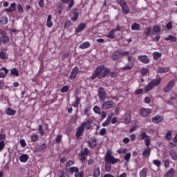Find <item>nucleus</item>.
Here are the masks:
<instances>
[{"mask_svg": "<svg viewBox=\"0 0 177 177\" xmlns=\"http://www.w3.org/2000/svg\"><path fill=\"white\" fill-rule=\"evenodd\" d=\"M153 162L154 165H156V167H158V168H160V167L161 166V161L158 160H153Z\"/></svg>", "mask_w": 177, "mask_h": 177, "instance_id": "nucleus-53", "label": "nucleus"}, {"mask_svg": "<svg viewBox=\"0 0 177 177\" xmlns=\"http://www.w3.org/2000/svg\"><path fill=\"white\" fill-rule=\"evenodd\" d=\"M110 73L109 68L104 66V65H99L95 68L94 73L91 75V78L92 81L98 78V80H102V78H106Z\"/></svg>", "mask_w": 177, "mask_h": 177, "instance_id": "nucleus-1", "label": "nucleus"}, {"mask_svg": "<svg viewBox=\"0 0 177 177\" xmlns=\"http://www.w3.org/2000/svg\"><path fill=\"white\" fill-rule=\"evenodd\" d=\"M163 120L164 118L159 115H157L152 118V122H153L154 124H160V122H161Z\"/></svg>", "mask_w": 177, "mask_h": 177, "instance_id": "nucleus-17", "label": "nucleus"}, {"mask_svg": "<svg viewBox=\"0 0 177 177\" xmlns=\"http://www.w3.org/2000/svg\"><path fill=\"white\" fill-rule=\"evenodd\" d=\"M93 110L95 114H99V115L102 114V110H100V108L98 106H95Z\"/></svg>", "mask_w": 177, "mask_h": 177, "instance_id": "nucleus-45", "label": "nucleus"}, {"mask_svg": "<svg viewBox=\"0 0 177 177\" xmlns=\"http://www.w3.org/2000/svg\"><path fill=\"white\" fill-rule=\"evenodd\" d=\"M17 9L19 15H23V13H24V8H23V6H21V4H18L17 6Z\"/></svg>", "mask_w": 177, "mask_h": 177, "instance_id": "nucleus-40", "label": "nucleus"}, {"mask_svg": "<svg viewBox=\"0 0 177 177\" xmlns=\"http://www.w3.org/2000/svg\"><path fill=\"white\" fill-rule=\"evenodd\" d=\"M46 27H48V28H52V27H53V22H52V15H50L47 17Z\"/></svg>", "mask_w": 177, "mask_h": 177, "instance_id": "nucleus-19", "label": "nucleus"}, {"mask_svg": "<svg viewBox=\"0 0 177 177\" xmlns=\"http://www.w3.org/2000/svg\"><path fill=\"white\" fill-rule=\"evenodd\" d=\"M78 16H80V12H73V16L71 18V20L72 21H75L76 20H78Z\"/></svg>", "mask_w": 177, "mask_h": 177, "instance_id": "nucleus-42", "label": "nucleus"}, {"mask_svg": "<svg viewBox=\"0 0 177 177\" xmlns=\"http://www.w3.org/2000/svg\"><path fill=\"white\" fill-rule=\"evenodd\" d=\"M80 154L82 156H88V154H89V149L88 148H84L81 151Z\"/></svg>", "mask_w": 177, "mask_h": 177, "instance_id": "nucleus-49", "label": "nucleus"}, {"mask_svg": "<svg viewBox=\"0 0 177 177\" xmlns=\"http://www.w3.org/2000/svg\"><path fill=\"white\" fill-rule=\"evenodd\" d=\"M151 151V149H150V147L145 148L142 152L143 157H147V158H149V157H150Z\"/></svg>", "mask_w": 177, "mask_h": 177, "instance_id": "nucleus-20", "label": "nucleus"}, {"mask_svg": "<svg viewBox=\"0 0 177 177\" xmlns=\"http://www.w3.org/2000/svg\"><path fill=\"white\" fill-rule=\"evenodd\" d=\"M175 175V170L174 168L170 169L167 173H166V177H172Z\"/></svg>", "mask_w": 177, "mask_h": 177, "instance_id": "nucleus-37", "label": "nucleus"}, {"mask_svg": "<svg viewBox=\"0 0 177 177\" xmlns=\"http://www.w3.org/2000/svg\"><path fill=\"white\" fill-rule=\"evenodd\" d=\"M90 46H91V43H89V41H86L80 44L79 46V48L80 49H87V48H89Z\"/></svg>", "mask_w": 177, "mask_h": 177, "instance_id": "nucleus-29", "label": "nucleus"}, {"mask_svg": "<svg viewBox=\"0 0 177 177\" xmlns=\"http://www.w3.org/2000/svg\"><path fill=\"white\" fill-rule=\"evenodd\" d=\"M120 159L114 158V156H111V164H115V162H118Z\"/></svg>", "mask_w": 177, "mask_h": 177, "instance_id": "nucleus-60", "label": "nucleus"}, {"mask_svg": "<svg viewBox=\"0 0 177 177\" xmlns=\"http://www.w3.org/2000/svg\"><path fill=\"white\" fill-rule=\"evenodd\" d=\"M9 22V19H8V17H3L0 18V24L1 26H5L6 24H8Z\"/></svg>", "mask_w": 177, "mask_h": 177, "instance_id": "nucleus-28", "label": "nucleus"}, {"mask_svg": "<svg viewBox=\"0 0 177 177\" xmlns=\"http://www.w3.org/2000/svg\"><path fill=\"white\" fill-rule=\"evenodd\" d=\"M80 169L77 167H72L68 169V172L70 174H75V177H84V171H79Z\"/></svg>", "mask_w": 177, "mask_h": 177, "instance_id": "nucleus-6", "label": "nucleus"}, {"mask_svg": "<svg viewBox=\"0 0 177 177\" xmlns=\"http://www.w3.org/2000/svg\"><path fill=\"white\" fill-rule=\"evenodd\" d=\"M140 138L141 140H144V139L146 140V139L149 138V136H147V133H146V131H142L140 135Z\"/></svg>", "mask_w": 177, "mask_h": 177, "instance_id": "nucleus-44", "label": "nucleus"}, {"mask_svg": "<svg viewBox=\"0 0 177 177\" xmlns=\"http://www.w3.org/2000/svg\"><path fill=\"white\" fill-rule=\"evenodd\" d=\"M119 3L122 8L124 15H128V13H129V8H128V5H127V1L120 0Z\"/></svg>", "mask_w": 177, "mask_h": 177, "instance_id": "nucleus-9", "label": "nucleus"}, {"mask_svg": "<svg viewBox=\"0 0 177 177\" xmlns=\"http://www.w3.org/2000/svg\"><path fill=\"white\" fill-rule=\"evenodd\" d=\"M68 91V86H64L61 89L62 93H66V92H67Z\"/></svg>", "mask_w": 177, "mask_h": 177, "instance_id": "nucleus-57", "label": "nucleus"}, {"mask_svg": "<svg viewBox=\"0 0 177 177\" xmlns=\"http://www.w3.org/2000/svg\"><path fill=\"white\" fill-rule=\"evenodd\" d=\"M161 56H162V53H158V52H154L153 53V59L158 60V59H160Z\"/></svg>", "mask_w": 177, "mask_h": 177, "instance_id": "nucleus-35", "label": "nucleus"}, {"mask_svg": "<svg viewBox=\"0 0 177 177\" xmlns=\"http://www.w3.org/2000/svg\"><path fill=\"white\" fill-rule=\"evenodd\" d=\"M140 177H147V168L145 167L140 172Z\"/></svg>", "mask_w": 177, "mask_h": 177, "instance_id": "nucleus-41", "label": "nucleus"}, {"mask_svg": "<svg viewBox=\"0 0 177 177\" xmlns=\"http://www.w3.org/2000/svg\"><path fill=\"white\" fill-rule=\"evenodd\" d=\"M122 56H129V51H115L112 56V59L113 60H120V59H122Z\"/></svg>", "mask_w": 177, "mask_h": 177, "instance_id": "nucleus-4", "label": "nucleus"}, {"mask_svg": "<svg viewBox=\"0 0 177 177\" xmlns=\"http://www.w3.org/2000/svg\"><path fill=\"white\" fill-rule=\"evenodd\" d=\"M63 3H69L68 6V9H71L74 6V0H62Z\"/></svg>", "mask_w": 177, "mask_h": 177, "instance_id": "nucleus-25", "label": "nucleus"}, {"mask_svg": "<svg viewBox=\"0 0 177 177\" xmlns=\"http://www.w3.org/2000/svg\"><path fill=\"white\" fill-rule=\"evenodd\" d=\"M151 27H148L146 28V30L144 31V34L145 35V37H150L151 35Z\"/></svg>", "mask_w": 177, "mask_h": 177, "instance_id": "nucleus-38", "label": "nucleus"}, {"mask_svg": "<svg viewBox=\"0 0 177 177\" xmlns=\"http://www.w3.org/2000/svg\"><path fill=\"white\" fill-rule=\"evenodd\" d=\"M131 30H133V31H139V30H140V26L139 25V24L134 23L131 26Z\"/></svg>", "mask_w": 177, "mask_h": 177, "instance_id": "nucleus-36", "label": "nucleus"}, {"mask_svg": "<svg viewBox=\"0 0 177 177\" xmlns=\"http://www.w3.org/2000/svg\"><path fill=\"white\" fill-rule=\"evenodd\" d=\"M3 138H5V136L0 134V151H2L3 149H5V142L1 140V139H3Z\"/></svg>", "mask_w": 177, "mask_h": 177, "instance_id": "nucleus-31", "label": "nucleus"}, {"mask_svg": "<svg viewBox=\"0 0 177 177\" xmlns=\"http://www.w3.org/2000/svg\"><path fill=\"white\" fill-rule=\"evenodd\" d=\"M38 139H39V137H38V135L35 134V133H33L31 136V141L32 142H38Z\"/></svg>", "mask_w": 177, "mask_h": 177, "instance_id": "nucleus-51", "label": "nucleus"}, {"mask_svg": "<svg viewBox=\"0 0 177 177\" xmlns=\"http://www.w3.org/2000/svg\"><path fill=\"white\" fill-rule=\"evenodd\" d=\"M133 68V65H127L126 66H124L122 68V70H132Z\"/></svg>", "mask_w": 177, "mask_h": 177, "instance_id": "nucleus-55", "label": "nucleus"}, {"mask_svg": "<svg viewBox=\"0 0 177 177\" xmlns=\"http://www.w3.org/2000/svg\"><path fill=\"white\" fill-rule=\"evenodd\" d=\"M100 176V167L98 166H95L93 171V177Z\"/></svg>", "mask_w": 177, "mask_h": 177, "instance_id": "nucleus-23", "label": "nucleus"}, {"mask_svg": "<svg viewBox=\"0 0 177 177\" xmlns=\"http://www.w3.org/2000/svg\"><path fill=\"white\" fill-rule=\"evenodd\" d=\"M143 88H140L138 90H136L135 95H143Z\"/></svg>", "mask_w": 177, "mask_h": 177, "instance_id": "nucleus-59", "label": "nucleus"}, {"mask_svg": "<svg viewBox=\"0 0 177 177\" xmlns=\"http://www.w3.org/2000/svg\"><path fill=\"white\" fill-rule=\"evenodd\" d=\"M161 84V77H159L158 80H153L145 86V92H149L151 91L154 86H158V85Z\"/></svg>", "mask_w": 177, "mask_h": 177, "instance_id": "nucleus-3", "label": "nucleus"}, {"mask_svg": "<svg viewBox=\"0 0 177 177\" xmlns=\"http://www.w3.org/2000/svg\"><path fill=\"white\" fill-rule=\"evenodd\" d=\"M165 41H170L171 42H176V37L172 36V35H168L167 37L165 38Z\"/></svg>", "mask_w": 177, "mask_h": 177, "instance_id": "nucleus-33", "label": "nucleus"}, {"mask_svg": "<svg viewBox=\"0 0 177 177\" xmlns=\"http://www.w3.org/2000/svg\"><path fill=\"white\" fill-rule=\"evenodd\" d=\"M11 75H15V77H19V71L15 68L11 69Z\"/></svg>", "mask_w": 177, "mask_h": 177, "instance_id": "nucleus-47", "label": "nucleus"}, {"mask_svg": "<svg viewBox=\"0 0 177 177\" xmlns=\"http://www.w3.org/2000/svg\"><path fill=\"white\" fill-rule=\"evenodd\" d=\"M6 114H7V115H15L16 110H13L12 108L8 107L6 109Z\"/></svg>", "mask_w": 177, "mask_h": 177, "instance_id": "nucleus-24", "label": "nucleus"}, {"mask_svg": "<svg viewBox=\"0 0 177 177\" xmlns=\"http://www.w3.org/2000/svg\"><path fill=\"white\" fill-rule=\"evenodd\" d=\"M158 71L160 74L162 73H168L169 71V67H166V68L158 67Z\"/></svg>", "mask_w": 177, "mask_h": 177, "instance_id": "nucleus-34", "label": "nucleus"}, {"mask_svg": "<svg viewBox=\"0 0 177 177\" xmlns=\"http://www.w3.org/2000/svg\"><path fill=\"white\" fill-rule=\"evenodd\" d=\"M105 170L106 172L111 171V151H108L105 155Z\"/></svg>", "mask_w": 177, "mask_h": 177, "instance_id": "nucleus-2", "label": "nucleus"}, {"mask_svg": "<svg viewBox=\"0 0 177 177\" xmlns=\"http://www.w3.org/2000/svg\"><path fill=\"white\" fill-rule=\"evenodd\" d=\"M55 142L56 143H60V142H62V135H59L57 136Z\"/></svg>", "mask_w": 177, "mask_h": 177, "instance_id": "nucleus-64", "label": "nucleus"}, {"mask_svg": "<svg viewBox=\"0 0 177 177\" xmlns=\"http://www.w3.org/2000/svg\"><path fill=\"white\" fill-rule=\"evenodd\" d=\"M8 54L6 53V52L5 51H1L0 52V59H1V60H6V59H8Z\"/></svg>", "mask_w": 177, "mask_h": 177, "instance_id": "nucleus-39", "label": "nucleus"}, {"mask_svg": "<svg viewBox=\"0 0 177 177\" xmlns=\"http://www.w3.org/2000/svg\"><path fill=\"white\" fill-rule=\"evenodd\" d=\"M86 28V24L85 23H81L77 28H75V33L79 34V32H81L83 30H85Z\"/></svg>", "mask_w": 177, "mask_h": 177, "instance_id": "nucleus-16", "label": "nucleus"}, {"mask_svg": "<svg viewBox=\"0 0 177 177\" xmlns=\"http://www.w3.org/2000/svg\"><path fill=\"white\" fill-rule=\"evenodd\" d=\"M92 124H93V120L92 119H88L86 122H85V127L87 131H89L92 128Z\"/></svg>", "mask_w": 177, "mask_h": 177, "instance_id": "nucleus-22", "label": "nucleus"}, {"mask_svg": "<svg viewBox=\"0 0 177 177\" xmlns=\"http://www.w3.org/2000/svg\"><path fill=\"white\" fill-rule=\"evenodd\" d=\"M80 160L82 162H85V160H86V157H85L84 155H82L81 153H80Z\"/></svg>", "mask_w": 177, "mask_h": 177, "instance_id": "nucleus-62", "label": "nucleus"}, {"mask_svg": "<svg viewBox=\"0 0 177 177\" xmlns=\"http://www.w3.org/2000/svg\"><path fill=\"white\" fill-rule=\"evenodd\" d=\"M28 160V155L27 154H22L19 157V161H21V162H27Z\"/></svg>", "mask_w": 177, "mask_h": 177, "instance_id": "nucleus-30", "label": "nucleus"}, {"mask_svg": "<svg viewBox=\"0 0 177 177\" xmlns=\"http://www.w3.org/2000/svg\"><path fill=\"white\" fill-rule=\"evenodd\" d=\"M86 142L91 149H93V147H96V146H97V141L96 140V138H91L90 140H87Z\"/></svg>", "mask_w": 177, "mask_h": 177, "instance_id": "nucleus-14", "label": "nucleus"}, {"mask_svg": "<svg viewBox=\"0 0 177 177\" xmlns=\"http://www.w3.org/2000/svg\"><path fill=\"white\" fill-rule=\"evenodd\" d=\"M80 102H81V98H80V97H76L75 101L72 103L73 107L78 108V106L80 105Z\"/></svg>", "mask_w": 177, "mask_h": 177, "instance_id": "nucleus-32", "label": "nucleus"}, {"mask_svg": "<svg viewBox=\"0 0 177 177\" xmlns=\"http://www.w3.org/2000/svg\"><path fill=\"white\" fill-rule=\"evenodd\" d=\"M175 86V80H172L171 81H170L167 85L163 88V92L165 93H167L168 92H169V91H171V89H172V88H174V86Z\"/></svg>", "mask_w": 177, "mask_h": 177, "instance_id": "nucleus-10", "label": "nucleus"}, {"mask_svg": "<svg viewBox=\"0 0 177 177\" xmlns=\"http://www.w3.org/2000/svg\"><path fill=\"white\" fill-rule=\"evenodd\" d=\"M124 122L127 124L131 123V115H126Z\"/></svg>", "mask_w": 177, "mask_h": 177, "instance_id": "nucleus-52", "label": "nucleus"}, {"mask_svg": "<svg viewBox=\"0 0 177 177\" xmlns=\"http://www.w3.org/2000/svg\"><path fill=\"white\" fill-rule=\"evenodd\" d=\"M0 46L2 45V44L6 45V44H8L10 41L6 31L0 29Z\"/></svg>", "mask_w": 177, "mask_h": 177, "instance_id": "nucleus-5", "label": "nucleus"}, {"mask_svg": "<svg viewBox=\"0 0 177 177\" xmlns=\"http://www.w3.org/2000/svg\"><path fill=\"white\" fill-rule=\"evenodd\" d=\"M111 121V115H110L106 120L102 123V127H109V124H110V122Z\"/></svg>", "mask_w": 177, "mask_h": 177, "instance_id": "nucleus-43", "label": "nucleus"}, {"mask_svg": "<svg viewBox=\"0 0 177 177\" xmlns=\"http://www.w3.org/2000/svg\"><path fill=\"white\" fill-rule=\"evenodd\" d=\"M84 129H85V122L82 123V124L77 129L75 136L77 140L81 139V136H82V132H84Z\"/></svg>", "mask_w": 177, "mask_h": 177, "instance_id": "nucleus-7", "label": "nucleus"}, {"mask_svg": "<svg viewBox=\"0 0 177 177\" xmlns=\"http://www.w3.org/2000/svg\"><path fill=\"white\" fill-rule=\"evenodd\" d=\"M161 32V26L156 25L153 26L151 35H156V34H160Z\"/></svg>", "mask_w": 177, "mask_h": 177, "instance_id": "nucleus-15", "label": "nucleus"}, {"mask_svg": "<svg viewBox=\"0 0 177 177\" xmlns=\"http://www.w3.org/2000/svg\"><path fill=\"white\" fill-rule=\"evenodd\" d=\"M138 60L145 64L150 63V59H149L147 55H139Z\"/></svg>", "mask_w": 177, "mask_h": 177, "instance_id": "nucleus-13", "label": "nucleus"}, {"mask_svg": "<svg viewBox=\"0 0 177 177\" xmlns=\"http://www.w3.org/2000/svg\"><path fill=\"white\" fill-rule=\"evenodd\" d=\"M47 146L46 143H43L42 145L39 146V149L40 150H45V149H46Z\"/></svg>", "mask_w": 177, "mask_h": 177, "instance_id": "nucleus-63", "label": "nucleus"}, {"mask_svg": "<svg viewBox=\"0 0 177 177\" xmlns=\"http://www.w3.org/2000/svg\"><path fill=\"white\" fill-rule=\"evenodd\" d=\"M8 73V71L7 70V68L5 67H3L1 68V71L0 72V78H5Z\"/></svg>", "mask_w": 177, "mask_h": 177, "instance_id": "nucleus-27", "label": "nucleus"}, {"mask_svg": "<svg viewBox=\"0 0 177 177\" xmlns=\"http://www.w3.org/2000/svg\"><path fill=\"white\" fill-rule=\"evenodd\" d=\"M5 12H8V13H12L16 10V3H12L9 7V8H6Z\"/></svg>", "mask_w": 177, "mask_h": 177, "instance_id": "nucleus-18", "label": "nucleus"}, {"mask_svg": "<svg viewBox=\"0 0 177 177\" xmlns=\"http://www.w3.org/2000/svg\"><path fill=\"white\" fill-rule=\"evenodd\" d=\"M107 97V93H106V90L103 87H100L98 89V97L101 102H104L106 97Z\"/></svg>", "mask_w": 177, "mask_h": 177, "instance_id": "nucleus-8", "label": "nucleus"}, {"mask_svg": "<svg viewBox=\"0 0 177 177\" xmlns=\"http://www.w3.org/2000/svg\"><path fill=\"white\" fill-rule=\"evenodd\" d=\"M80 71V69L78 68V66H75L70 75V80H75L77 78V75H78V73Z\"/></svg>", "mask_w": 177, "mask_h": 177, "instance_id": "nucleus-11", "label": "nucleus"}, {"mask_svg": "<svg viewBox=\"0 0 177 177\" xmlns=\"http://www.w3.org/2000/svg\"><path fill=\"white\" fill-rule=\"evenodd\" d=\"M149 73V69L147 68H143L141 71L142 75H146Z\"/></svg>", "mask_w": 177, "mask_h": 177, "instance_id": "nucleus-56", "label": "nucleus"}, {"mask_svg": "<svg viewBox=\"0 0 177 177\" xmlns=\"http://www.w3.org/2000/svg\"><path fill=\"white\" fill-rule=\"evenodd\" d=\"M106 133H107V132H106L105 128L101 129L100 130V135H101V136H104V135H106Z\"/></svg>", "mask_w": 177, "mask_h": 177, "instance_id": "nucleus-58", "label": "nucleus"}, {"mask_svg": "<svg viewBox=\"0 0 177 177\" xmlns=\"http://www.w3.org/2000/svg\"><path fill=\"white\" fill-rule=\"evenodd\" d=\"M20 145L21 147H26V146H27V143H26V140L24 139L20 140Z\"/></svg>", "mask_w": 177, "mask_h": 177, "instance_id": "nucleus-61", "label": "nucleus"}, {"mask_svg": "<svg viewBox=\"0 0 177 177\" xmlns=\"http://www.w3.org/2000/svg\"><path fill=\"white\" fill-rule=\"evenodd\" d=\"M73 26V24L71 23V21L70 20H66L64 23V28H68V27H71Z\"/></svg>", "mask_w": 177, "mask_h": 177, "instance_id": "nucleus-50", "label": "nucleus"}, {"mask_svg": "<svg viewBox=\"0 0 177 177\" xmlns=\"http://www.w3.org/2000/svg\"><path fill=\"white\" fill-rule=\"evenodd\" d=\"M124 158L127 161V162H129V160L131 159V153H126Z\"/></svg>", "mask_w": 177, "mask_h": 177, "instance_id": "nucleus-54", "label": "nucleus"}, {"mask_svg": "<svg viewBox=\"0 0 177 177\" xmlns=\"http://www.w3.org/2000/svg\"><path fill=\"white\" fill-rule=\"evenodd\" d=\"M38 131L41 136H44V135H45V131H44V127H42V125L41 124L39 125Z\"/></svg>", "mask_w": 177, "mask_h": 177, "instance_id": "nucleus-48", "label": "nucleus"}, {"mask_svg": "<svg viewBox=\"0 0 177 177\" xmlns=\"http://www.w3.org/2000/svg\"><path fill=\"white\" fill-rule=\"evenodd\" d=\"M171 160H174V161H177V152L175 150L171 149L169 153Z\"/></svg>", "mask_w": 177, "mask_h": 177, "instance_id": "nucleus-21", "label": "nucleus"}, {"mask_svg": "<svg viewBox=\"0 0 177 177\" xmlns=\"http://www.w3.org/2000/svg\"><path fill=\"white\" fill-rule=\"evenodd\" d=\"M165 139L167 140H171L172 139V131H168L165 135Z\"/></svg>", "mask_w": 177, "mask_h": 177, "instance_id": "nucleus-46", "label": "nucleus"}, {"mask_svg": "<svg viewBox=\"0 0 177 177\" xmlns=\"http://www.w3.org/2000/svg\"><path fill=\"white\" fill-rule=\"evenodd\" d=\"M102 109L104 110H109V109H111V101H107L104 102L102 105Z\"/></svg>", "mask_w": 177, "mask_h": 177, "instance_id": "nucleus-26", "label": "nucleus"}, {"mask_svg": "<svg viewBox=\"0 0 177 177\" xmlns=\"http://www.w3.org/2000/svg\"><path fill=\"white\" fill-rule=\"evenodd\" d=\"M149 114H151V109L142 108L140 111V115L141 117H147Z\"/></svg>", "mask_w": 177, "mask_h": 177, "instance_id": "nucleus-12", "label": "nucleus"}]
</instances>
